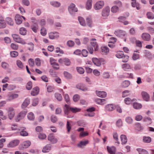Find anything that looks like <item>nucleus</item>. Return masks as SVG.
<instances>
[{"mask_svg":"<svg viewBox=\"0 0 154 154\" xmlns=\"http://www.w3.org/2000/svg\"><path fill=\"white\" fill-rule=\"evenodd\" d=\"M92 61L94 64L98 66H100L101 63L104 64L105 62V60L102 58L98 59L97 58H93Z\"/></svg>","mask_w":154,"mask_h":154,"instance_id":"obj_1","label":"nucleus"},{"mask_svg":"<svg viewBox=\"0 0 154 154\" xmlns=\"http://www.w3.org/2000/svg\"><path fill=\"white\" fill-rule=\"evenodd\" d=\"M12 37L14 40L16 42L20 43L23 45L26 44L25 41L21 38L17 34H12Z\"/></svg>","mask_w":154,"mask_h":154,"instance_id":"obj_2","label":"nucleus"},{"mask_svg":"<svg viewBox=\"0 0 154 154\" xmlns=\"http://www.w3.org/2000/svg\"><path fill=\"white\" fill-rule=\"evenodd\" d=\"M110 8L109 6H106L104 8L102 12V16L104 18H106L109 14Z\"/></svg>","mask_w":154,"mask_h":154,"instance_id":"obj_3","label":"nucleus"},{"mask_svg":"<svg viewBox=\"0 0 154 154\" xmlns=\"http://www.w3.org/2000/svg\"><path fill=\"white\" fill-rule=\"evenodd\" d=\"M31 142L30 141L27 140L24 141L19 146V149L20 150H23L24 149L28 148L31 145Z\"/></svg>","mask_w":154,"mask_h":154,"instance_id":"obj_4","label":"nucleus"},{"mask_svg":"<svg viewBox=\"0 0 154 154\" xmlns=\"http://www.w3.org/2000/svg\"><path fill=\"white\" fill-rule=\"evenodd\" d=\"M18 97L17 94H15L13 92H9L8 94L7 99V101H10L13 99L17 98Z\"/></svg>","mask_w":154,"mask_h":154,"instance_id":"obj_5","label":"nucleus"},{"mask_svg":"<svg viewBox=\"0 0 154 154\" xmlns=\"http://www.w3.org/2000/svg\"><path fill=\"white\" fill-rule=\"evenodd\" d=\"M104 5V2L100 1L97 2L94 5V8L96 10H99L101 9Z\"/></svg>","mask_w":154,"mask_h":154,"instance_id":"obj_6","label":"nucleus"},{"mask_svg":"<svg viewBox=\"0 0 154 154\" xmlns=\"http://www.w3.org/2000/svg\"><path fill=\"white\" fill-rule=\"evenodd\" d=\"M68 9L69 13L72 15L78 11L77 8L75 7V5L73 3L71 4L69 6Z\"/></svg>","mask_w":154,"mask_h":154,"instance_id":"obj_7","label":"nucleus"},{"mask_svg":"<svg viewBox=\"0 0 154 154\" xmlns=\"http://www.w3.org/2000/svg\"><path fill=\"white\" fill-rule=\"evenodd\" d=\"M8 113V116L9 119H12L14 117L15 115V112L14 109L12 107H10L7 109Z\"/></svg>","mask_w":154,"mask_h":154,"instance_id":"obj_8","label":"nucleus"},{"mask_svg":"<svg viewBox=\"0 0 154 154\" xmlns=\"http://www.w3.org/2000/svg\"><path fill=\"white\" fill-rule=\"evenodd\" d=\"M23 18L25 20V18L23 16H21L19 14H17L15 16V21L17 24H20L23 21Z\"/></svg>","mask_w":154,"mask_h":154,"instance_id":"obj_9","label":"nucleus"},{"mask_svg":"<svg viewBox=\"0 0 154 154\" xmlns=\"http://www.w3.org/2000/svg\"><path fill=\"white\" fill-rule=\"evenodd\" d=\"M114 33L116 36L119 37L124 36L126 34L125 31L119 29L116 30Z\"/></svg>","mask_w":154,"mask_h":154,"instance_id":"obj_10","label":"nucleus"},{"mask_svg":"<svg viewBox=\"0 0 154 154\" xmlns=\"http://www.w3.org/2000/svg\"><path fill=\"white\" fill-rule=\"evenodd\" d=\"M48 35L49 38L51 39L57 38L59 36V33L57 32H51Z\"/></svg>","mask_w":154,"mask_h":154,"instance_id":"obj_11","label":"nucleus"},{"mask_svg":"<svg viewBox=\"0 0 154 154\" xmlns=\"http://www.w3.org/2000/svg\"><path fill=\"white\" fill-rule=\"evenodd\" d=\"M50 62L54 68L56 69H59L58 64L56 62V60L54 58L52 57L50 58Z\"/></svg>","mask_w":154,"mask_h":154,"instance_id":"obj_12","label":"nucleus"},{"mask_svg":"<svg viewBox=\"0 0 154 154\" xmlns=\"http://www.w3.org/2000/svg\"><path fill=\"white\" fill-rule=\"evenodd\" d=\"M20 141L18 140H14L11 141L8 146L9 147H13L17 146L19 143Z\"/></svg>","mask_w":154,"mask_h":154,"instance_id":"obj_13","label":"nucleus"},{"mask_svg":"<svg viewBox=\"0 0 154 154\" xmlns=\"http://www.w3.org/2000/svg\"><path fill=\"white\" fill-rule=\"evenodd\" d=\"M48 139L53 143H55L57 141V139L55 138L54 135L52 134H49L48 136Z\"/></svg>","mask_w":154,"mask_h":154,"instance_id":"obj_14","label":"nucleus"},{"mask_svg":"<svg viewBox=\"0 0 154 154\" xmlns=\"http://www.w3.org/2000/svg\"><path fill=\"white\" fill-rule=\"evenodd\" d=\"M76 88L83 91H86L88 90V88L85 85L82 83H79L76 86Z\"/></svg>","mask_w":154,"mask_h":154,"instance_id":"obj_15","label":"nucleus"},{"mask_svg":"<svg viewBox=\"0 0 154 154\" xmlns=\"http://www.w3.org/2000/svg\"><path fill=\"white\" fill-rule=\"evenodd\" d=\"M27 112L26 111H22L20 112L17 115V121H19L22 119H23L26 115Z\"/></svg>","mask_w":154,"mask_h":154,"instance_id":"obj_16","label":"nucleus"},{"mask_svg":"<svg viewBox=\"0 0 154 154\" xmlns=\"http://www.w3.org/2000/svg\"><path fill=\"white\" fill-rule=\"evenodd\" d=\"M107 149L108 152L110 154H115V152L116 151V149L115 147L114 146L111 147L107 146Z\"/></svg>","mask_w":154,"mask_h":154,"instance_id":"obj_17","label":"nucleus"},{"mask_svg":"<svg viewBox=\"0 0 154 154\" xmlns=\"http://www.w3.org/2000/svg\"><path fill=\"white\" fill-rule=\"evenodd\" d=\"M90 44L91 45L94 47H96L94 48V50L97 51V50L98 45L96 42V39L95 38H92L90 40Z\"/></svg>","mask_w":154,"mask_h":154,"instance_id":"obj_18","label":"nucleus"},{"mask_svg":"<svg viewBox=\"0 0 154 154\" xmlns=\"http://www.w3.org/2000/svg\"><path fill=\"white\" fill-rule=\"evenodd\" d=\"M115 106L113 104H109L106 105L105 106V109L107 111H112L115 109Z\"/></svg>","mask_w":154,"mask_h":154,"instance_id":"obj_19","label":"nucleus"},{"mask_svg":"<svg viewBox=\"0 0 154 154\" xmlns=\"http://www.w3.org/2000/svg\"><path fill=\"white\" fill-rule=\"evenodd\" d=\"M141 94L143 99L146 101H148L149 100V96L146 92L142 91Z\"/></svg>","mask_w":154,"mask_h":154,"instance_id":"obj_20","label":"nucleus"},{"mask_svg":"<svg viewBox=\"0 0 154 154\" xmlns=\"http://www.w3.org/2000/svg\"><path fill=\"white\" fill-rule=\"evenodd\" d=\"M31 28L32 31L35 33H37L39 28L38 24L36 23H33L31 26Z\"/></svg>","mask_w":154,"mask_h":154,"instance_id":"obj_21","label":"nucleus"},{"mask_svg":"<svg viewBox=\"0 0 154 154\" xmlns=\"http://www.w3.org/2000/svg\"><path fill=\"white\" fill-rule=\"evenodd\" d=\"M141 37L143 40L146 41H149L151 38L150 35L149 34L146 33H143Z\"/></svg>","mask_w":154,"mask_h":154,"instance_id":"obj_22","label":"nucleus"},{"mask_svg":"<svg viewBox=\"0 0 154 154\" xmlns=\"http://www.w3.org/2000/svg\"><path fill=\"white\" fill-rule=\"evenodd\" d=\"M96 94L97 96L102 98L105 97L107 95L106 93L104 91H97Z\"/></svg>","mask_w":154,"mask_h":154,"instance_id":"obj_23","label":"nucleus"},{"mask_svg":"<svg viewBox=\"0 0 154 154\" xmlns=\"http://www.w3.org/2000/svg\"><path fill=\"white\" fill-rule=\"evenodd\" d=\"M88 143V140H84L81 141L78 144L77 146L80 148H82L83 146H85Z\"/></svg>","mask_w":154,"mask_h":154,"instance_id":"obj_24","label":"nucleus"},{"mask_svg":"<svg viewBox=\"0 0 154 154\" xmlns=\"http://www.w3.org/2000/svg\"><path fill=\"white\" fill-rule=\"evenodd\" d=\"M39 88L38 87L34 88L32 89L31 92V95L32 96H34L37 95L39 92Z\"/></svg>","mask_w":154,"mask_h":154,"instance_id":"obj_25","label":"nucleus"},{"mask_svg":"<svg viewBox=\"0 0 154 154\" xmlns=\"http://www.w3.org/2000/svg\"><path fill=\"white\" fill-rule=\"evenodd\" d=\"M51 149V146L50 144H47L43 148L42 152L44 153H46L49 152Z\"/></svg>","mask_w":154,"mask_h":154,"instance_id":"obj_26","label":"nucleus"},{"mask_svg":"<svg viewBox=\"0 0 154 154\" xmlns=\"http://www.w3.org/2000/svg\"><path fill=\"white\" fill-rule=\"evenodd\" d=\"M30 99L27 98L24 100L21 106L22 108H24L26 107L30 103Z\"/></svg>","mask_w":154,"mask_h":154,"instance_id":"obj_27","label":"nucleus"},{"mask_svg":"<svg viewBox=\"0 0 154 154\" xmlns=\"http://www.w3.org/2000/svg\"><path fill=\"white\" fill-rule=\"evenodd\" d=\"M135 100L134 98H131L130 97H127L125 99L124 102L127 105L130 104Z\"/></svg>","mask_w":154,"mask_h":154,"instance_id":"obj_28","label":"nucleus"},{"mask_svg":"<svg viewBox=\"0 0 154 154\" xmlns=\"http://www.w3.org/2000/svg\"><path fill=\"white\" fill-rule=\"evenodd\" d=\"M130 81L128 80H125L123 81L121 85V86L123 88H126L128 87L130 85Z\"/></svg>","mask_w":154,"mask_h":154,"instance_id":"obj_29","label":"nucleus"},{"mask_svg":"<svg viewBox=\"0 0 154 154\" xmlns=\"http://www.w3.org/2000/svg\"><path fill=\"white\" fill-rule=\"evenodd\" d=\"M70 107L68 105L65 104L64 108V112L65 114L68 115L70 111Z\"/></svg>","mask_w":154,"mask_h":154,"instance_id":"obj_30","label":"nucleus"},{"mask_svg":"<svg viewBox=\"0 0 154 154\" xmlns=\"http://www.w3.org/2000/svg\"><path fill=\"white\" fill-rule=\"evenodd\" d=\"M135 44L136 47L138 48V49L136 50L137 51H135V52H138V51L140 50L142 47V42L139 40H137L135 41Z\"/></svg>","mask_w":154,"mask_h":154,"instance_id":"obj_31","label":"nucleus"},{"mask_svg":"<svg viewBox=\"0 0 154 154\" xmlns=\"http://www.w3.org/2000/svg\"><path fill=\"white\" fill-rule=\"evenodd\" d=\"M101 52L103 54H106L109 51L108 48L106 46H103L101 47Z\"/></svg>","mask_w":154,"mask_h":154,"instance_id":"obj_32","label":"nucleus"},{"mask_svg":"<svg viewBox=\"0 0 154 154\" xmlns=\"http://www.w3.org/2000/svg\"><path fill=\"white\" fill-rule=\"evenodd\" d=\"M96 102L97 104L100 105H103L106 103V100L104 99H97L96 100Z\"/></svg>","mask_w":154,"mask_h":154,"instance_id":"obj_33","label":"nucleus"},{"mask_svg":"<svg viewBox=\"0 0 154 154\" xmlns=\"http://www.w3.org/2000/svg\"><path fill=\"white\" fill-rule=\"evenodd\" d=\"M120 138L122 144H125L126 143L127 141V138L125 135H121L120 136Z\"/></svg>","mask_w":154,"mask_h":154,"instance_id":"obj_34","label":"nucleus"},{"mask_svg":"<svg viewBox=\"0 0 154 154\" xmlns=\"http://www.w3.org/2000/svg\"><path fill=\"white\" fill-rule=\"evenodd\" d=\"M87 23L88 26L92 27L93 26V23L92 19L91 18L88 17L86 19Z\"/></svg>","mask_w":154,"mask_h":154,"instance_id":"obj_35","label":"nucleus"},{"mask_svg":"<svg viewBox=\"0 0 154 154\" xmlns=\"http://www.w3.org/2000/svg\"><path fill=\"white\" fill-rule=\"evenodd\" d=\"M92 0H88L86 4V8L88 10L90 9L92 7Z\"/></svg>","mask_w":154,"mask_h":154,"instance_id":"obj_36","label":"nucleus"},{"mask_svg":"<svg viewBox=\"0 0 154 154\" xmlns=\"http://www.w3.org/2000/svg\"><path fill=\"white\" fill-rule=\"evenodd\" d=\"M137 150L139 154H148V152L144 149L138 148L137 149Z\"/></svg>","mask_w":154,"mask_h":154,"instance_id":"obj_37","label":"nucleus"},{"mask_svg":"<svg viewBox=\"0 0 154 154\" xmlns=\"http://www.w3.org/2000/svg\"><path fill=\"white\" fill-rule=\"evenodd\" d=\"M78 20L80 24L83 26H85L86 25V23L85 20L82 17H78Z\"/></svg>","mask_w":154,"mask_h":154,"instance_id":"obj_38","label":"nucleus"},{"mask_svg":"<svg viewBox=\"0 0 154 154\" xmlns=\"http://www.w3.org/2000/svg\"><path fill=\"white\" fill-rule=\"evenodd\" d=\"M143 141L144 142L146 143H149L151 141V139L149 137H143Z\"/></svg>","mask_w":154,"mask_h":154,"instance_id":"obj_39","label":"nucleus"},{"mask_svg":"<svg viewBox=\"0 0 154 154\" xmlns=\"http://www.w3.org/2000/svg\"><path fill=\"white\" fill-rule=\"evenodd\" d=\"M124 55L123 52L122 51L117 52L116 55V57L119 58H122Z\"/></svg>","mask_w":154,"mask_h":154,"instance_id":"obj_40","label":"nucleus"},{"mask_svg":"<svg viewBox=\"0 0 154 154\" xmlns=\"http://www.w3.org/2000/svg\"><path fill=\"white\" fill-rule=\"evenodd\" d=\"M6 26V23L3 20H0V28H4Z\"/></svg>","mask_w":154,"mask_h":154,"instance_id":"obj_41","label":"nucleus"},{"mask_svg":"<svg viewBox=\"0 0 154 154\" xmlns=\"http://www.w3.org/2000/svg\"><path fill=\"white\" fill-rule=\"evenodd\" d=\"M130 94V91L128 90H125L122 92V96L125 97L129 96Z\"/></svg>","mask_w":154,"mask_h":154,"instance_id":"obj_42","label":"nucleus"},{"mask_svg":"<svg viewBox=\"0 0 154 154\" xmlns=\"http://www.w3.org/2000/svg\"><path fill=\"white\" fill-rule=\"evenodd\" d=\"M146 16L147 18L149 19H153L154 18V15L152 12H150L147 13Z\"/></svg>","mask_w":154,"mask_h":154,"instance_id":"obj_43","label":"nucleus"},{"mask_svg":"<svg viewBox=\"0 0 154 154\" xmlns=\"http://www.w3.org/2000/svg\"><path fill=\"white\" fill-rule=\"evenodd\" d=\"M63 74L65 77L67 79H71L72 78L71 75L67 72H64Z\"/></svg>","mask_w":154,"mask_h":154,"instance_id":"obj_44","label":"nucleus"},{"mask_svg":"<svg viewBox=\"0 0 154 154\" xmlns=\"http://www.w3.org/2000/svg\"><path fill=\"white\" fill-rule=\"evenodd\" d=\"M27 117L29 120H34L35 118L34 115L32 112H30L28 114Z\"/></svg>","mask_w":154,"mask_h":154,"instance_id":"obj_45","label":"nucleus"},{"mask_svg":"<svg viewBox=\"0 0 154 154\" xmlns=\"http://www.w3.org/2000/svg\"><path fill=\"white\" fill-rule=\"evenodd\" d=\"M20 33V34L23 35H25L26 34V30L24 27H21L20 28L19 30Z\"/></svg>","mask_w":154,"mask_h":154,"instance_id":"obj_46","label":"nucleus"},{"mask_svg":"<svg viewBox=\"0 0 154 154\" xmlns=\"http://www.w3.org/2000/svg\"><path fill=\"white\" fill-rule=\"evenodd\" d=\"M17 65L18 67L21 69H23V63L20 60H18L17 61Z\"/></svg>","mask_w":154,"mask_h":154,"instance_id":"obj_47","label":"nucleus"},{"mask_svg":"<svg viewBox=\"0 0 154 154\" xmlns=\"http://www.w3.org/2000/svg\"><path fill=\"white\" fill-rule=\"evenodd\" d=\"M119 10V7L116 6H112L111 9V11L113 13L117 12Z\"/></svg>","mask_w":154,"mask_h":154,"instance_id":"obj_48","label":"nucleus"},{"mask_svg":"<svg viewBox=\"0 0 154 154\" xmlns=\"http://www.w3.org/2000/svg\"><path fill=\"white\" fill-rule=\"evenodd\" d=\"M50 4L51 5L56 7H59L60 5V3L57 2H51Z\"/></svg>","mask_w":154,"mask_h":154,"instance_id":"obj_49","label":"nucleus"},{"mask_svg":"<svg viewBox=\"0 0 154 154\" xmlns=\"http://www.w3.org/2000/svg\"><path fill=\"white\" fill-rule=\"evenodd\" d=\"M113 136L114 139L116 141V143L118 144H119L120 143L118 141L119 139L117 133L116 132H114L113 134Z\"/></svg>","mask_w":154,"mask_h":154,"instance_id":"obj_50","label":"nucleus"},{"mask_svg":"<svg viewBox=\"0 0 154 154\" xmlns=\"http://www.w3.org/2000/svg\"><path fill=\"white\" fill-rule=\"evenodd\" d=\"M70 111L73 113H75L76 112H79L80 111L81 109L77 108L76 107H70Z\"/></svg>","mask_w":154,"mask_h":154,"instance_id":"obj_51","label":"nucleus"},{"mask_svg":"<svg viewBox=\"0 0 154 154\" xmlns=\"http://www.w3.org/2000/svg\"><path fill=\"white\" fill-rule=\"evenodd\" d=\"M6 20L7 23L10 25H13L14 22L12 19L10 17H8L6 19Z\"/></svg>","mask_w":154,"mask_h":154,"instance_id":"obj_52","label":"nucleus"},{"mask_svg":"<svg viewBox=\"0 0 154 154\" xmlns=\"http://www.w3.org/2000/svg\"><path fill=\"white\" fill-rule=\"evenodd\" d=\"M55 97L57 99L61 101L62 99V97L61 95L59 93H56L55 94Z\"/></svg>","mask_w":154,"mask_h":154,"instance_id":"obj_53","label":"nucleus"},{"mask_svg":"<svg viewBox=\"0 0 154 154\" xmlns=\"http://www.w3.org/2000/svg\"><path fill=\"white\" fill-rule=\"evenodd\" d=\"M21 131H20V135L23 136H26L28 135V133L24 130V129H23L21 130Z\"/></svg>","mask_w":154,"mask_h":154,"instance_id":"obj_54","label":"nucleus"},{"mask_svg":"<svg viewBox=\"0 0 154 154\" xmlns=\"http://www.w3.org/2000/svg\"><path fill=\"white\" fill-rule=\"evenodd\" d=\"M122 68L124 70L129 69L130 68V65L127 63H125L122 65Z\"/></svg>","mask_w":154,"mask_h":154,"instance_id":"obj_55","label":"nucleus"},{"mask_svg":"<svg viewBox=\"0 0 154 154\" xmlns=\"http://www.w3.org/2000/svg\"><path fill=\"white\" fill-rule=\"evenodd\" d=\"M67 45L69 47H72L74 45V42L72 40H69L67 42Z\"/></svg>","mask_w":154,"mask_h":154,"instance_id":"obj_56","label":"nucleus"},{"mask_svg":"<svg viewBox=\"0 0 154 154\" xmlns=\"http://www.w3.org/2000/svg\"><path fill=\"white\" fill-rule=\"evenodd\" d=\"M41 34L43 36H45L46 34L47 31L46 29L45 28L43 27L41 29Z\"/></svg>","mask_w":154,"mask_h":154,"instance_id":"obj_57","label":"nucleus"},{"mask_svg":"<svg viewBox=\"0 0 154 154\" xmlns=\"http://www.w3.org/2000/svg\"><path fill=\"white\" fill-rule=\"evenodd\" d=\"M135 128L138 131L142 130L143 129V127L141 126L140 124L139 123L135 124Z\"/></svg>","mask_w":154,"mask_h":154,"instance_id":"obj_58","label":"nucleus"},{"mask_svg":"<svg viewBox=\"0 0 154 154\" xmlns=\"http://www.w3.org/2000/svg\"><path fill=\"white\" fill-rule=\"evenodd\" d=\"M80 96L78 94L74 95L73 97V99L74 102H76L78 101L80 99Z\"/></svg>","mask_w":154,"mask_h":154,"instance_id":"obj_59","label":"nucleus"},{"mask_svg":"<svg viewBox=\"0 0 154 154\" xmlns=\"http://www.w3.org/2000/svg\"><path fill=\"white\" fill-rule=\"evenodd\" d=\"M18 53L16 51H13L10 52V55L12 57H14L18 55Z\"/></svg>","mask_w":154,"mask_h":154,"instance_id":"obj_60","label":"nucleus"},{"mask_svg":"<svg viewBox=\"0 0 154 154\" xmlns=\"http://www.w3.org/2000/svg\"><path fill=\"white\" fill-rule=\"evenodd\" d=\"M76 69L77 72L81 74L83 73L85 71L84 69L82 67H77L76 68Z\"/></svg>","mask_w":154,"mask_h":154,"instance_id":"obj_61","label":"nucleus"},{"mask_svg":"<svg viewBox=\"0 0 154 154\" xmlns=\"http://www.w3.org/2000/svg\"><path fill=\"white\" fill-rule=\"evenodd\" d=\"M144 120L145 122H147L148 124H150L152 123L151 119L149 117H146L144 118Z\"/></svg>","mask_w":154,"mask_h":154,"instance_id":"obj_62","label":"nucleus"},{"mask_svg":"<svg viewBox=\"0 0 154 154\" xmlns=\"http://www.w3.org/2000/svg\"><path fill=\"white\" fill-rule=\"evenodd\" d=\"M129 57L127 55H124L122 58V62H127L128 60Z\"/></svg>","mask_w":154,"mask_h":154,"instance_id":"obj_63","label":"nucleus"},{"mask_svg":"<svg viewBox=\"0 0 154 154\" xmlns=\"http://www.w3.org/2000/svg\"><path fill=\"white\" fill-rule=\"evenodd\" d=\"M38 98H35L33 99L32 105L33 106H36L38 104Z\"/></svg>","mask_w":154,"mask_h":154,"instance_id":"obj_64","label":"nucleus"}]
</instances>
